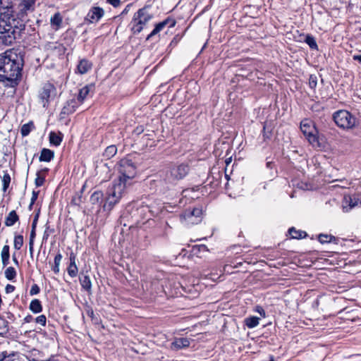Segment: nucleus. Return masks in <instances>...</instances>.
<instances>
[{"mask_svg": "<svg viewBox=\"0 0 361 361\" xmlns=\"http://www.w3.org/2000/svg\"><path fill=\"white\" fill-rule=\"evenodd\" d=\"M23 60L20 55L13 50L6 51L0 59V81L9 82L13 87L21 76Z\"/></svg>", "mask_w": 361, "mask_h": 361, "instance_id": "f257e3e1", "label": "nucleus"}, {"mask_svg": "<svg viewBox=\"0 0 361 361\" xmlns=\"http://www.w3.org/2000/svg\"><path fill=\"white\" fill-rule=\"evenodd\" d=\"M25 29L23 20L16 19L13 15V11L7 7L6 11L1 13L0 16V37L6 43L11 44L20 36L22 30Z\"/></svg>", "mask_w": 361, "mask_h": 361, "instance_id": "f03ea898", "label": "nucleus"}, {"mask_svg": "<svg viewBox=\"0 0 361 361\" xmlns=\"http://www.w3.org/2000/svg\"><path fill=\"white\" fill-rule=\"evenodd\" d=\"M153 18V13L149 11L148 6L139 9L133 16L131 21V30L134 34L140 33Z\"/></svg>", "mask_w": 361, "mask_h": 361, "instance_id": "7ed1b4c3", "label": "nucleus"}, {"mask_svg": "<svg viewBox=\"0 0 361 361\" xmlns=\"http://www.w3.org/2000/svg\"><path fill=\"white\" fill-rule=\"evenodd\" d=\"M334 120L336 124L343 129H350L355 126V118L348 111L340 110L334 113Z\"/></svg>", "mask_w": 361, "mask_h": 361, "instance_id": "20e7f679", "label": "nucleus"}, {"mask_svg": "<svg viewBox=\"0 0 361 361\" xmlns=\"http://www.w3.org/2000/svg\"><path fill=\"white\" fill-rule=\"evenodd\" d=\"M300 129L308 142L313 147L319 146V140L317 136V131L311 121L307 119L303 120L300 123Z\"/></svg>", "mask_w": 361, "mask_h": 361, "instance_id": "39448f33", "label": "nucleus"}, {"mask_svg": "<svg viewBox=\"0 0 361 361\" xmlns=\"http://www.w3.org/2000/svg\"><path fill=\"white\" fill-rule=\"evenodd\" d=\"M118 171L120 173L118 178L130 182L136 174V168L130 160L122 159L119 162Z\"/></svg>", "mask_w": 361, "mask_h": 361, "instance_id": "423d86ee", "label": "nucleus"}, {"mask_svg": "<svg viewBox=\"0 0 361 361\" xmlns=\"http://www.w3.org/2000/svg\"><path fill=\"white\" fill-rule=\"evenodd\" d=\"M189 171V167L185 164H180L173 167L170 171V175L167 176L168 180L171 182H176L183 178Z\"/></svg>", "mask_w": 361, "mask_h": 361, "instance_id": "0eeeda50", "label": "nucleus"}, {"mask_svg": "<svg viewBox=\"0 0 361 361\" xmlns=\"http://www.w3.org/2000/svg\"><path fill=\"white\" fill-rule=\"evenodd\" d=\"M122 197L121 194H118L112 188H109V195L104 205V209L109 211L111 210L113 207L119 202Z\"/></svg>", "mask_w": 361, "mask_h": 361, "instance_id": "6e6552de", "label": "nucleus"}, {"mask_svg": "<svg viewBox=\"0 0 361 361\" xmlns=\"http://www.w3.org/2000/svg\"><path fill=\"white\" fill-rule=\"evenodd\" d=\"M202 209L195 208L192 211L185 212L181 216L187 221L188 224H195L200 221Z\"/></svg>", "mask_w": 361, "mask_h": 361, "instance_id": "1a4fd4ad", "label": "nucleus"}, {"mask_svg": "<svg viewBox=\"0 0 361 361\" xmlns=\"http://www.w3.org/2000/svg\"><path fill=\"white\" fill-rule=\"evenodd\" d=\"M359 204H361V200L356 195H345L342 202L343 210L345 212H348Z\"/></svg>", "mask_w": 361, "mask_h": 361, "instance_id": "9d476101", "label": "nucleus"}, {"mask_svg": "<svg viewBox=\"0 0 361 361\" xmlns=\"http://www.w3.org/2000/svg\"><path fill=\"white\" fill-rule=\"evenodd\" d=\"M36 0H21L18 5V18H22L26 16L27 11H33Z\"/></svg>", "mask_w": 361, "mask_h": 361, "instance_id": "9b49d317", "label": "nucleus"}, {"mask_svg": "<svg viewBox=\"0 0 361 361\" xmlns=\"http://www.w3.org/2000/svg\"><path fill=\"white\" fill-rule=\"evenodd\" d=\"M104 11L100 7H92L88 12L85 20L90 23H97L104 16Z\"/></svg>", "mask_w": 361, "mask_h": 361, "instance_id": "f8f14e48", "label": "nucleus"}, {"mask_svg": "<svg viewBox=\"0 0 361 361\" xmlns=\"http://www.w3.org/2000/svg\"><path fill=\"white\" fill-rule=\"evenodd\" d=\"M55 92V88L51 84H45L40 93V99L43 106H46L50 96Z\"/></svg>", "mask_w": 361, "mask_h": 361, "instance_id": "ddd939ff", "label": "nucleus"}, {"mask_svg": "<svg viewBox=\"0 0 361 361\" xmlns=\"http://www.w3.org/2000/svg\"><path fill=\"white\" fill-rule=\"evenodd\" d=\"M130 185V182L125 180L123 178H118L115 180L113 183L112 188L115 190L118 194H121L122 196L125 194L126 189L127 185Z\"/></svg>", "mask_w": 361, "mask_h": 361, "instance_id": "4468645a", "label": "nucleus"}, {"mask_svg": "<svg viewBox=\"0 0 361 361\" xmlns=\"http://www.w3.org/2000/svg\"><path fill=\"white\" fill-rule=\"evenodd\" d=\"M94 90V85L93 84H89L81 88L78 95V101L80 104H82L87 97L92 94Z\"/></svg>", "mask_w": 361, "mask_h": 361, "instance_id": "2eb2a0df", "label": "nucleus"}, {"mask_svg": "<svg viewBox=\"0 0 361 361\" xmlns=\"http://www.w3.org/2000/svg\"><path fill=\"white\" fill-rule=\"evenodd\" d=\"M170 23L169 27H172L175 25V21L171 20L169 19H166L164 21L156 25L154 29L151 32V33L147 37V39L149 40L153 36L158 34L160 31H161L167 25Z\"/></svg>", "mask_w": 361, "mask_h": 361, "instance_id": "dca6fc26", "label": "nucleus"}, {"mask_svg": "<svg viewBox=\"0 0 361 361\" xmlns=\"http://www.w3.org/2000/svg\"><path fill=\"white\" fill-rule=\"evenodd\" d=\"M79 102L75 99H71L66 102L63 107L61 115H68L75 112L79 106Z\"/></svg>", "mask_w": 361, "mask_h": 361, "instance_id": "f3484780", "label": "nucleus"}, {"mask_svg": "<svg viewBox=\"0 0 361 361\" xmlns=\"http://www.w3.org/2000/svg\"><path fill=\"white\" fill-rule=\"evenodd\" d=\"M190 340L187 338H176L171 344L172 350H178L181 348H187L190 345Z\"/></svg>", "mask_w": 361, "mask_h": 361, "instance_id": "a211bd4d", "label": "nucleus"}, {"mask_svg": "<svg viewBox=\"0 0 361 361\" xmlns=\"http://www.w3.org/2000/svg\"><path fill=\"white\" fill-rule=\"evenodd\" d=\"M70 264L68 267V273L72 278L75 277L78 274V267L75 263L76 256L73 252L70 254Z\"/></svg>", "mask_w": 361, "mask_h": 361, "instance_id": "6ab92c4d", "label": "nucleus"}, {"mask_svg": "<svg viewBox=\"0 0 361 361\" xmlns=\"http://www.w3.org/2000/svg\"><path fill=\"white\" fill-rule=\"evenodd\" d=\"M92 64L86 59H81L77 66V73L81 75L87 73L91 70Z\"/></svg>", "mask_w": 361, "mask_h": 361, "instance_id": "aec40b11", "label": "nucleus"}, {"mask_svg": "<svg viewBox=\"0 0 361 361\" xmlns=\"http://www.w3.org/2000/svg\"><path fill=\"white\" fill-rule=\"evenodd\" d=\"M54 154L53 151L44 148L41 152L39 161L49 162L54 158Z\"/></svg>", "mask_w": 361, "mask_h": 361, "instance_id": "412c9836", "label": "nucleus"}, {"mask_svg": "<svg viewBox=\"0 0 361 361\" xmlns=\"http://www.w3.org/2000/svg\"><path fill=\"white\" fill-rule=\"evenodd\" d=\"M259 318L257 317H249L245 319L244 322L249 329L256 327L259 324Z\"/></svg>", "mask_w": 361, "mask_h": 361, "instance_id": "4be33fe9", "label": "nucleus"}, {"mask_svg": "<svg viewBox=\"0 0 361 361\" xmlns=\"http://www.w3.org/2000/svg\"><path fill=\"white\" fill-rule=\"evenodd\" d=\"M18 220V216L16 212L11 211L6 218L5 224L7 226H13Z\"/></svg>", "mask_w": 361, "mask_h": 361, "instance_id": "5701e85b", "label": "nucleus"}, {"mask_svg": "<svg viewBox=\"0 0 361 361\" xmlns=\"http://www.w3.org/2000/svg\"><path fill=\"white\" fill-rule=\"evenodd\" d=\"M80 282L82 287L87 291H90L92 288V283L88 276L85 275L80 278Z\"/></svg>", "mask_w": 361, "mask_h": 361, "instance_id": "b1692460", "label": "nucleus"}, {"mask_svg": "<svg viewBox=\"0 0 361 361\" xmlns=\"http://www.w3.org/2000/svg\"><path fill=\"white\" fill-rule=\"evenodd\" d=\"M289 234L293 238L300 239L306 236V233L302 231H298L295 228H290L288 230Z\"/></svg>", "mask_w": 361, "mask_h": 361, "instance_id": "393cba45", "label": "nucleus"}, {"mask_svg": "<svg viewBox=\"0 0 361 361\" xmlns=\"http://www.w3.org/2000/svg\"><path fill=\"white\" fill-rule=\"evenodd\" d=\"M42 305L39 300H32L30 304V310L34 313H39L42 311Z\"/></svg>", "mask_w": 361, "mask_h": 361, "instance_id": "a878e982", "label": "nucleus"}, {"mask_svg": "<svg viewBox=\"0 0 361 361\" xmlns=\"http://www.w3.org/2000/svg\"><path fill=\"white\" fill-rule=\"evenodd\" d=\"M103 198V193L102 191L97 190L93 192L90 197V202L93 204H99Z\"/></svg>", "mask_w": 361, "mask_h": 361, "instance_id": "bb28decb", "label": "nucleus"}, {"mask_svg": "<svg viewBox=\"0 0 361 361\" xmlns=\"http://www.w3.org/2000/svg\"><path fill=\"white\" fill-rule=\"evenodd\" d=\"M8 322L0 316V335L3 336L8 332Z\"/></svg>", "mask_w": 361, "mask_h": 361, "instance_id": "cd10ccee", "label": "nucleus"}, {"mask_svg": "<svg viewBox=\"0 0 361 361\" xmlns=\"http://www.w3.org/2000/svg\"><path fill=\"white\" fill-rule=\"evenodd\" d=\"M117 152V148L115 145H110L107 147L104 152V156L106 159H110L114 157Z\"/></svg>", "mask_w": 361, "mask_h": 361, "instance_id": "c85d7f7f", "label": "nucleus"}, {"mask_svg": "<svg viewBox=\"0 0 361 361\" xmlns=\"http://www.w3.org/2000/svg\"><path fill=\"white\" fill-rule=\"evenodd\" d=\"M62 23V18L59 13H55L51 18V24L53 26L56 27V29H58L61 24Z\"/></svg>", "mask_w": 361, "mask_h": 361, "instance_id": "c756f323", "label": "nucleus"}, {"mask_svg": "<svg viewBox=\"0 0 361 361\" xmlns=\"http://www.w3.org/2000/svg\"><path fill=\"white\" fill-rule=\"evenodd\" d=\"M49 141L51 144H53L55 146H59L61 144L62 139L61 136L56 133L51 132L49 134Z\"/></svg>", "mask_w": 361, "mask_h": 361, "instance_id": "7c9ffc66", "label": "nucleus"}, {"mask_svg": "<svg viewBox=\"0 0 361 361\" xmlns=\"http://www.w3.org/2000/svg\"><path fill=\"white\" fill-rule=\"evenodd\" d=\"M16 353H7L4 352L0 354V361H15L16 357Z\"/></svg>", "mask_w": 361, "mask_h": 361, "instance_id": "2f4dec72", "label": "nucleus"}, {"mask_svg": "<svg viewBox=\"0 0 361 361\" xmlns=\"http://www.w3.org/2000/svg\"><path fill=\"white\" fill-rule=\"evenodd\" d=\"M34 128L32 122L24 124L20 129V133L23 136H27Z\"/></svg>", "mask_w": 361, "mask_h": 361, "instance_id": "473e14b6", "label": "nucleus"}, {"mask_svg": "<svg viewBox=\"0 0 361 361\" xmlns=\"http://www.w3.org/2000/svg\"><path fill=\"white\" fill-rule=\"evenodd\" d=\"M305 42L309 45L312 49H317L318 46L314 37L307 35Z\"/></svg>", "mask_w": 361, "mask_h": 361, "instance_id": "72a5a7b5", "label": "nucleus"}, {"mask_svg": "<svg viewBox=\"0 0 361 361\" xmlns=\"http://www.w3.org/2000/svg\"><path fill=\"white\" fill-rule=\"evenodd\" d=\"M61 259L62 255L61 253H58L54 257V266L53 267V271H54L55 274H58L59 272V266Z\"/></svg>", "mask_w": 361, "mask_h": 361, "instance_id": "f704fd0d", "label": "nucleus"}, {"mask_svg": "<svg viewBox=\"0 0 361 361\" xmlns=\"http://www.w3.org/2000/svg\"><path fill=\"white\" fill-rule=\"evenodd\" d=\"M16 276V271L12 267H8L5 271V276L8 280H13Z\"/></svg>", "mask_w": 361, "mask_h": 361, "instance_id": "c9c22d12", "label": "nucleus"}, {"mask_svg": "<svg viewBox=\"0 0 361 361\" xmlns=\"http://www.w3.org/2000/svg\"><path fill=\"white\" fill-rule=\"evenodd\" d=\"M23 245V237L21 235H17L14 238L13 246L17 250H20Z\"/></svg>", "mask_w": 361, "mask_h": 361, "instance_id": "e433bc0d", "label": "nucleus"}, {"mask_svg": "<svg viewBox=\"0 0 361 361\" xmlns=\"http://www.w3.org/2000/svg\"><path fill=\"white\" fill-rule=\"evenodd\" d=\"M3 182V190L6 191L10 184L11 177L8 173H5L2 178Z\"/></svg>", "mask_w": 361, "mask_h": 361, "instance_id": "4c0bfd02", "label": "nucleus"}, {"mask_svg": "<svg viewBox=\"0 0 361 361\" xmlns=\"http://www.w3.org/2000/svg\"><path fill=\"white\" fill-rule=\"evenodd\" d=\"M87 314L92 319V321L94 324H98L99 323V319L96 317L92 309L89 308L87 310Z\"/></svg>", "mask_w": 361, "mask_h": 361, "instance_id": "58836bf2", "label": "nucleus"}, {"mask_svg": "<svg viewBox=\"0 0 361 361\" xmlns=\"http://www.w3.org/2000/svg\"><path fill=\"white\" fill-rule=\"evenodd\" d=\"M334 237L331 236V235H324V234H320L319 236H318V239L319 240V242L321 243H329V242H331V239L333 238Z\"/></svg>", "mask_w": 361, "mask_h": 361, "instance_id": "ea45409f", "label": "nucleus"}, {"mask_svg": "<svg viewBox=\"0 0 361 361\" xmlns=\"http://www.w3.org/2000/svg\"><path fill=\"white\" fill-rule=\"evenodd\" d=\"M1 258L10 257L9 246L6 245L3 247L1 252Z\"/></svg>", "mask_w": 361, "mask_h": 361, "instance_id": "a19ab883", "label": "nucleus"}, {"mask_svg": "<svg viewBox=\"0 0 361 361\" xmlns=\"http://www.w3.org/2000/svg\"><path fill=\"white\" fill-rule=\"evenodd\" d=\"M35 320L36 323H37V324H40V325L44 326L46 324L47 319H46V317L44 315L41 314V315L38 316L37 317H36L35 319Z\"/></svg>", "mask_w": 361, "mask_h": 361, "instance_id": "79ce46f5", "label": "nucleus"}, {"mask_svg": "<svg viewBox=\"0 0 361 361\" xmlns=\"http://www.w3.org/2000/svg\"><path fill=\"white\" fill-rule=\"evenodd\" d=\"M39 293V288L37 284H33L30 290V294L31 295H37Z\"/></svg>", "mask_w": 361, "mask_h": 361, "instance_id": "37998d69", "label": "nucleus"}, {"mask_svg": "<svg viewBox=\"0 0 361 361\" xmlns=\"http://www.w3.org/2000/svg\"><path fill=\"white\" fill-rule=\"evenodd\" d=\"M256 312H257L262 317H265V311L262 307L257 306L256 307Z\"/></svg>", "mask_w": 361, "mask_h": 361, "instance_id": "c03bdc74", "label": "nucleus"}, {"mask_svg": "<svg viewBox=\"0 0 361 361\" xmlns=\"http://www.w3.org/2000/svg\"><path fill=\"white\" fill-rule=\"evenodd\" d=\"M44 181V178L38 176L35 180V183L37 186H41L43 184Z\"/></svg>", "mask_w": 361, "mask_h": 361, "instance_id": "a18cd8bd", "label": "nucleus"}, {"mask_svg": "<svg viewBox=\"0 0 361 361\" xmlns=\"http://www.w3.org/2000/svg\"><path fill=\"white\" fill-rule=\"evenodd\" d=\"M107 2L114 7H117L120 4V0H107Z\"/></svg>", "mask_w": 361, "mask_h": 361, "instance_id": "49530a36", "label": "nucleus"}, {"mask_svg": "<svg viewBox=\"0 0 361 361\" xmlns=\"http://www.w3.org/2000/svg\"><path fill=\"white\" fill-rule=\"evenodd\" d=\"M33 246H34V240H32V239H30L29 251H30V255H32V253H33Z\"/></svg>", "mask_w": 361, "mask_h": 361, "instance_id": "de8ad7c7", "label": "nucleus"}, {"mask_svg": "<svg viewBox=\"0 0 361 361\" xmlns=\"http://www.w3.org/2000/svg\"><path fill=\"white\" fill-rule=\"evenodd\" d=\"M310 85L311 87H314L317 85L316 80L313 79L312 76L310 77Z\"/></svg>", "mask_w": 361, "mask_h": 361, "instance_id": "09e8293b", "label": "nucleus"}, {"mask_svg": "<svg viewBox=\"0 0 361 361\" xmlns=\"http://www.w3.org/2000/svg\"><path fill=\"white\" fill-rule=\"evenodd\" d=\"M37 193L35 192H32V197L31 198V203H30V205H32L35 202V201L37 200Z\"/></svg>", "mask_w": 361, "mask_h": 361, "instance_id": "8fccbe9b", "label": "nucleus"}, {"mask_svg": "<svg viewBox=\"0 0 361 361\" xmlns=\"http://www.w3.org/2000/svg\"><path fill=\"white\" fill-rule=\"evenodd\" d=\"M35 229H36V228H32V231H31V232H30V239H32V240H35V236H36Z\"/></svg>", "mask_w": 361, "mask_h": 361, "instance_id": "3c124183", "label": "nucleus"}, {"mask_svg": "<svg viewBox=\"0 0 361 361\" xmlns=\"http://www.w3.org/2000/svg\"><path fill=\"white\" fill-rule=\"evenodd\" d=\"M2 264L5 267L9 263V257L1 258Z\"/></svg>", "mask_w": 361, "mask_h": 361, "instance_id": "603ef678", "label": "nucleus"}, {"mask_svg": "<svg viewBox=\"0 0 361 361\" xmlns=\"http://www.w3.org/2000/svg\"><path fill=\"white\" fill-rule=\"evenodd\" d=\"M33 319H34V318L32 317V316L28 315L25 317L24 321L27 323H29V322H31Z\"/></svg>", "mask_w": 361, "mask_h": 361, "instance_id": "864d4df0", "label": "nucleus"}, {"mask_svg": "<svg viewBox=\"0 0 361 361\" xmlns=\"http://www.w3.org/2000/svg\"><path fill=\"white\" fill-rule=\"evenodd\" d=\"M6 292L7 293H11L12 291H13L14 290V286H11V285H8L6 288Z\"/></svg>", "mask_w": 361, "mask_h": 361, "instance_id": "5fc2aeb1", "label": "nucleus"}, {"mask_svg": "<svg viewBox=\"0 0 361 361\" xmlns=\"http://www.w3.org/2000/svg\"><path fill=\"white\" fill-rule=\"evenodd\" d=\"M37 219H38V215H36V216L35 217V219L33 220V222H32V228H36Z\"/></svg>", "mask_w": 361, "mask_h": 361, "instance_id": "6e6d98bb", "label": "nucleus"}, {"mask_svg": "<svg viewBox=\"0 0 361 361\" xmlns=\"http://www.w3.org/2000/svg\"><path fill=\"white\" fill-rule=\"evenodd\" d=\"M353 58L354 60L361 62V54L360 55H354L353 56Z\"/></svg>", "mask_w": 361, "mask_h": 361, "instance_id": "4d7b16f0", "label": "nucleus"}, {"mask_svg": "<svg viewBox=\"0 0 361 361\" xmlns=\"http://www.w3.org/2000/svg\"><path fill=\"white\" fill-rule=\"evenodd\" d=\"M130 4L127 5L126 8L123 11L122 13H128L130 10Z\"/></svg>", "mask_w": 361, "mask_h": 361, "instance_id": "13d9d810", "label": "nucleus"}, {"mask_svg": "<svg viewBox=\"0 0 361 361\" xmlns=\"http://www.w3.org/2000/svg\"><path fill=\"white\" fill-rule=\"evenodd\" d=\"M12 259H13V262H14L16 264H17V265H18V259H17V258H16V255H13Z\"/></svg>", "mask_w": 361, "mask_h": 361, "instance_id": "bf43d9fd", "label": "nucleus"}]
</instances>
